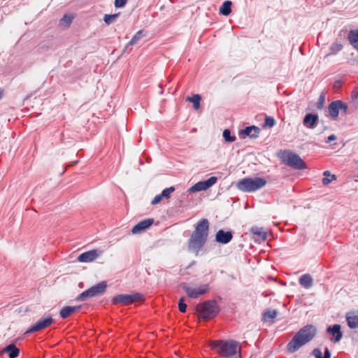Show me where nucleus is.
<instances>
[{"mask_svg": "<svg viewBox=\"0 0 358 358\" xmlns=\"http://www.w3.org/2000/svg\"><path fill=\"white\" fill-rule=\"evenodd\" d=\"M127 2V0H115V6L116 8H122L124 7Z\"/></svg>", "mask_w": 358, "mask_h": 358, "instance_id": "41", "label": "nucleus"}, {"mask_svg": "<svg viewBox=\"0 0 358 358\" xmlns=\"http://www.w3.org/2000/svg\"><path fill=\"white\" fill-rule=\"evenodd\" d=\"M154 222L152 218L144 220L136 224L131 229L133 234H139L148 229Z\"/></svg>", "mask_w": 358, "mask_h": 358, "instance_id": "12", "label": "nucleus"}, {"mask_svg": "<svg viewBox=\"0 0 358 358\" xmlns=\"http://www.w3.org/2000/svg\"><path fill=\"white\" fill-rule=\"evenodd\" d=\"M4 353H8L9 358H16L20 354V350L15 346V344L11 343L1 350V355Z\"/></svg>", "mask_w": 358, "mask_h": 358, "instance_id": "17", "label": "nucleus"}, {"mask_svg": "<svg viewBox=\"0 0 358 358\" xmlns=\"http://www.w3.org/2000/svg\"><path fill=\"white\" fill-rule=\"evenodd\" d=\"M340 106H341V110L343 111L345 114L347 113L348 111V106L344 103L343 101H340Z\"/></svg>", "mask_w": 358, "mask_h": 358, "instance_id": "43", "label": "nucleus"}, {"mask_svg": "<svg viewBox=\"0 0 358 358\" xmlns=\"http://www.w3.org/2000/svg\"><path fill=\"white\" fill-rule=\"evenodd\" d=\"M351 99L353 101H356L358 99V87L355 88L351 94Z\"/></svg>", "mask_w": 358, "mask_h": 358, "instance_id": "42", "label": "nucleus"}, {"mask_svg": "<svg viewBox=\"0 0 358 358\" xmlns=\"http://www.w3.org/2000/svg\"><path fill=\"white\" fill-rule=\"evenodd\" d=\"M357 264H358V263H357Z\"/></svg>", "mask_w": 358, "mask_h": 358, "instance_id": "47", "label": "nucleus"}, {"mask_svg": "<svg viewBox=\"0 0 358 358\" xmlns=\"http://www.w3.org/2000/svg\"><path fill=\"white\" fill-rule=\"evenodd\" d=\"M317 329L314 325L307 324L302 327L291 339L287 345L289 352L294 353L303 345L310 342L316 335Z\"/></svg>", "mask_w": 358, "mask_h": 358, "instance_id": "2", "label": "nucleus"}, {"mask_svg": "<svg viewBox=\"0 0 358 358\" xmlns=\"http://www.w3.org/2000/svg\"><path fill=\"white\" fill-rule=\"evenodd\" d=\"M250 231L256 237V240L259 241H265L267 238V233L263 227H252Z\"/></svg>", "mask_w": 358, "mask_h": 358, "instance_id": "16", "label": "nucleus"}, {"mask_svg": "<svg viewBox=\"0 0 358 358\" xmlns=\"http://www.w3.org/2000/svg\"><path fill=\"white\" fill-rule=\"evenodd\" d=\"M260 129L256 126L247 127L243 131V134L245 136H249L252 138L258 136Z\"/></svg>", "mask_w": 358, "mask_h": 358, "instance_id": "22", "label": "nucleus"}, {"mask_svg": "<svg viewBox=\"0 0 358 358\" xmlns=\"http://www.w3.org/2000/svg\"><path fill=\"white\" fill-rule=\"evenodd\" d=\"M336 136H335V135H334V134H331V135H330V136L328 137L327 141L326 142H327V143H329V142H331V141H334V140H336Z\"/></svg>", "mask_w": 358, "mask_h": 358, "instance_id": "44", "label": "nucleus"}, {"mask_svg": "<svg viewBox=\"0 0 358 358\" xmlns=\"http://www.w3.org/2000/svg\"><path fill=\"white\" fill-rule=\"evenodd\" d=\"M266 180L263 178H247L237 182V188L245 192L257 191L266 185Z\"/></svg>", "mask_w": 358, "mask_h": 358, "instance_id": "4", "label": "nucleus"}, {"mask_svg": "<svg viewBox=\"0 0 358 358\" xmlns=\"http://www.w3.org/2000/svg\"><path fill=\"white\" fill-rule=\"evenodd\" d=\"M217 181V178L215 176H212L209 178L208 180L202 181L203 184V187L205 190L208 189L213 185H215Z\"/></svg>", "mask_w": 358, "mask_h": 358, "instance_id": "31", "label": "nucleus"}, {"mask_svg": "<svg viewBox=\"0 0 358 358\" xmlns=\"http://www.w3.org/2000/svg\"><path fill=\"white\" fill-rule=\"evenodd\" d=\"M278 311L275 310H266L263 315V318L265 321L273 319L277 316Z\"/></svg>", "mask_w": 358, "mask_h": 358, "instance_id": "30", "label": "nucleus"}, {"mask_svg": "<svg viewBox=\"0 0 358 358\" xmlns=\"http://www.w3.org/2000/svg\"><path fill=\"white\" fill-rule=\"evenodd\" d=\"M196 310L201 313V317L208 320L214 317L219 313L220 309L215 300L206 301L196 306Z\"/></svg>", "mask_w": 358, "mask_h": 358, "instance_id": "5", "label": "nucleus"}, {"mask_svg": "<svg viewBox=\"0 0 358 358\" xmlns=\"http://www.w3.org/2000/svg\"><path fill=\"white\" fill-rule=\"evenodd\" d=\"M348 40L352 47L358 50V29L350 31L348 34Z\"/></svg>", "mask_w": 358, "mask_h": 358, "instance_id": "21", "label": "nucleus"}, {"mask_svg": "<svg viewBox=\"0 0 358 358\" xmlns=\"http://www.w3.org/2000/svg\"><path fill=\"white\" fill-rule=\"evenodd\" d=\"M203 190H205V189L203 187V182L200 181V182H196L192 187H191L188 191L189 192H200V191H203Z\"/></svg>", "mask_w": 358, "mask_h": 358, "instance_id": "32", "label": "nucleus"}, {"mask_svg": "<svg viewBox=\"0 0 358 358\" xmlns=\"http://www.w3.org/2000/svg\"><path fill=\"white\" fill-rule=\"evenodd\" d=\"M356 341L357 342V344H358V339Z\"/></svg>", "mask_w": 358, "mask_h": 358, "instance_id": "46", "label": "nucleus"}, {"mask_svg": "<svg viewBox=\"0 0 358 358\" xmlns=\"http://www.w3.org/2000/svg\"><path fill=\"white\" fill-rule=\"evenodd\" d=\"M287 166L298 170H303L306 169V165L304 161L299 157V155L289 152L284 159Z\"/></svg>", "mask_w": 358, "mask_h": 358, "instance_id": "9", "label": "nucleus"}, {"mask_svg": "<svg viewBox=\"0 0 358 358\" xmlns=\"http://www.w3.org/2000/svg\"><path fill=\"white\" fill-rule=\"evenodd\" d=\"M317 120L318 116L317 115L308 113L306 115L303 123L306 127L314 129L316 127Z\"/></svg>", "mask_w": 358, "mask_h": 358, "instance_id": "18", "label": "nucleus"}, {"mask_svg": "<svg viewBox=\"0 0 358 358\" xmlns=\"http://www.w3.org/2000/svg\"><path fill=\"white\" fill-rule=\"evenodd\" d=\"M174 191V187L166 188L162 192V196H163L164 199H169L171 198V193H173Z\"/></svg>", "mask_w": 358, "mask_h": 358, "instance_id": "35", "label": "nucleus"}, {"mask_svg": "<svg viewBox=\"0 0 358 358\" xmlns=\"http://www.w3.org/2000/svg\"><path fill=\"white\" fill-rule=\"evenodd\" d=\"M80 309V306H65L62 308L59 312L60 317L63 319L68 317L72 313L79 310Z\"/></svg>", "mask_w": 358, "mask_h": 358, "instance_id": "20", "label": "nucleus"}, {"mask_svg": "<svg viewBox=\"0 0 358 358\" xmlns=\"http://www.w3.org/2000/svg\"><path fill=\"white\" fill-rule=\"evenodd\" d=\"M117 17H118V14H113V15L106 14L103 16V20H104L105 23L108 25V24H111L112 22H113L117 19Z\"/></svg>", "mask_w": 358, "mask_h": 358, "instance_id": "34", "label": "nucleus"}, {"mask_svg": "<svg viewBox=\"0 0 358 358\" xmlns=\"http://www.w3.org/2000/svg\"><path fill=\"white\" fill-rule=\"evenodd\" d=\"M348 325L351 329L358 327V310L349 312L346 315Z\"/></svg>", "mask_w": 358, "mask_h": 358, "instance_id": "15", "label": "nucleus"}, {"mask_svg": "<svg viewBox=\"0 0 358 358\" xmlns=\"http://www.w3.org/2000/svg\"><path fill=\"white\" fill-rule=\"evenodd\" d=\"M74 17L71 14H65L59 20V25L64 28H69L72 23Z\"/></svg>", "mask_w": 358, "mask_h": 358, "instance_id": "24", "label": "nucleus"}, {"mask_svg": "<svg viewBox=\"0 0 358 358\" xmlns=\"http://www.w3.org/2000/svg\"><path fill=\"white\" fill-rule=\"evenodd\" d=\"M144 36L145 34H143V31L142 30L137 31L135 34V35L132 37L129 43L126 45V48L129 45H135L137 43V41L141 39Z\"/></svg>", "mask_w": 358, "mask_h": 358, "instance_id": "29", "label": "nucleus"}, {"mask_svg": "<svg viewBox=\"0 0 358 358\" xmlns=\"http://www.w3.org/2000/svg\"><path fill=\"white\" fill-rule=\"evenodd\" d=\"M275 121L273 119V117H272L271 116H266L265 118L264 124H263V127L264 128H265V127L271 128L275 125Z\"/></svg>", "mask_w": 358, "mask_h": 358, "instance_id": "37", "label": "nucleus"}, {"mask_svg": "<svg viewBox=\"0 0 358 358\" xmlns=\"http://www.w3.org/2000/svg\"><path fill=\"white\" fill-rule=\"evenodd\" d=\"M178 308H179V310L182 313H185L186 311L187 305L185 303V300H184L183 297L180 298L179 300Z\"/></svg>", "mask_w": 358, "mask_h": 358, "instance_id": "39", "label": "nucleus"}, {"mask_svg": "<svg viewBox=\"0 0 358 358\" xmlns=\"http://www.w3.org/2000/svg\"><path fill=\"white\" fill-rule=\"evenodd\" d=\"M299 283L301 286L308 289L313 285V278L309 274L302 275L299 278Z\"/></svg>", "mask_w": 358, "mask_h": 358, "instance_id": "23", "label": "nucleus"}, {"mask_svg": "<svg viewBox=\"0 0 358 358\" xmlns=\"http://www.w3.org/2000/svg\"><path fill=\"white\" fill-rule=\"evenodd\" d=\"M343 48V45L341 44V43H333L329 50H330V53L328 55H335L336 53H338V52H340Z\"/></svg>", "mask_w": 358, "mask_h": 358, "instance_id": "33", "label": "nucleus"}, {"mask_svg": "<svg viewBox=\"0 0 358 358\" xmlns=\"http://www.w3.org/2000/svg\"><path fill=\"white\" fill-rule=\"evenodd\" d=\"M163 196H162V193L159 194H157L156 195L154 199L152 200L151 201V204L152 205H156L157 203H159L162 199H163Z\"/></svg>", "mask_w": 358, "mask_h": 358, "instance_id": "40", "label": "nucleus"}, {"mask_svg": "<svg viewBox=\"0 0 358 358\" xmlns=\"http://www.w3.org/2000/svg\"><path fill=\"white\" fill-rule=\"evenodd\" d=\"M324 101H325V96L323 93H322L319 96L318 101L317 103V108L318 109L323 108Z\"/></svg>", "mask_w": 358, "mask_h": 358, "instance_id": "38", "label": "nucleus"}, {"mask_svg": "<svg viewBox=\"0 0 358 358\" xmlns=\"http://www.w3.org/2000/svg\"><path fill=\"white\" fill-rule=\"evenodd\" d=\"M187 101L193 103V107L195 110H198L200 107L201 96L199 94H194L192 96H187Z\"/></svg>", "mask_w": 358, "mask_h": 358, "instance_id": "27", "label": "nucleus"}, {"mask_svg": "<svg viewBox=\"0 0 358 358\" xmlns=\"http://www.w3.org/2000/svg\"><path fill=\"white\" fill-rule=\"evenodd\" d=\"M324 178L322 179V184L324 185H329L331 181L336 180V176L334 174H331L329 171H325L323 173Z\"/></svg>", "mask_w": 358, "mask_h": 358, "instance_id": "28", "label": "nucleus"}, {"mask_svg": "<svg viewBox=\"0 0 358 358\" xmlns=\"http://www.w3.org/2000/svg\"><path fill=\"white\" fill-rule=\"evenodd\" d=\"M231 6L230 1H225L220 8V13L224 16L229 15L231 12Z\"/></svg>", "mask_w": 358, "mask_h": 358, "instance_id": "26", "label": "nucleus"}, {"mask_svg": "<svg viewBox=\"0 0 358 358\" xmlns=\"http://www.w3.org/2000/svg\"><path fill=\"white\" fill-rule=\"evenodd\" d=\"M329 113L332 119H336L341 110L340 100L331 102L328 107Z\"/></svg>", "mask_w": 358, "mask_h": 358, "instance_id": "19", "label": "nucleus"}, {"mask_svg": "<svg viewBox=\"0 0 358 358\" xmlns=\"http://www.w3.org/2000/svg\"><path fill=\"white\" fill-rule=\"evenodd\" d=\"M143 299V295L140 293H134L131 294H118L112 299L113 304L122 303L124 305H129L135 301H140Z\"/></svg>", "mask_w": 358, "mask_h": 358, "instance_id": "8", "label": "nucleus"}, {"mask_svg": "<svg viewBox=\"0 0 358 358\" xmlns=\"http://www.w3.org/2000/svg\"><path fill=\"white\" fill-rule=\"evenodd\" d=\"M312 355L315 358H331V353L327 348H326L324 350V355H322V352L320 348H315L312 351Z\"/></svg>", "mask_w": 358, "mask_h": 358, "instance_id": "25", "label": "nucleus"}, {"mask_svg": "<svg viewBox=\"0 0 358 358\" xmlns=\"http://www.w3.org/2000/svg\"><path fill=\"white\" fill-rule=\"evenodd\" d=\"M233 238L231 231H224L222 229H220L215 235V241L222 244H227L229 243Z\"/></svg>", "mask_w": 358, "mask_h": 358, "instance_id": "13", "label": "nucleus"}, {"mask_svg": "<svg viewBox=\"0 0 358 358\" xmlns=\"http://www.w3.org/2000/svg\"><path fill=\"white\" fill-rule=\"evenodd\" d=\"M209 230V222L207 219L201 220L195 227L188 241V250L198 252L206 242Z\"/></svg>", "mask_w": 358, "mask_h": 358, "instance_id": "1", "label": "nucleus"}, {"mask_svg": "<svg viewBox=\"0 0 358 358\" xmlns=\"http://www.w3.org/2000/svg\"><path fill=\"white\" fill-rule=\"evenodd\" d=\"M223 137L227 142H234L236 140V136H231V132L229 129H224L223 131Z\"/></svg>", "mask_w": 358, "mask_h": 358, "instance_id": "36", "label": "nucleus"}, {"mask_svg": "<svg viewBox=\"0 0 358 358\" xmlns=\"http://www.w3.org/2000/svg\"><path fill=\"white\" fill-rule=\"evenodd\" d=\"M53 322V320L51 315H48L45 317L41 318L36 323L31 325L29 329L27 331V333L35 332L40 330H42L50 325H51Z\"/></svg>", "mask_w": 358, "mask_h": 358, "instance_id": "10", "label": "nucleus"}, {"mask_svg": "<svg viewBox=\"0 0 358 358\" xmlns=\"http://www.w3.org/2000/svg\"><path fill=\"white\" fill-rule=\"evenodd\" d=\"M5 94L4 90L0 88V101L3 98Z\"/></svg>", "mask_w": 358, "mask_h": 358, "instance_id": "45", "label": "nucleus"}, {"mask_svg": "<svg viewBox=\"0 0 358 358\" xmlns=\"http://www.w3.org/2000/svg\"><path fill=\"white\" fill-rule=\"evenodd\" d=\"M181 287L185 292L187 295L192 299H196L207 294L210 291L208 284H202L196 287H192L184 283L181 285Z\"/></svg>", "mask_w": 358, "mask_h": 358, "instance_id": "7", "label": "nucleus"}, {"mask_svg": "<svg viewBox=\"0 0 358 358\" xmlns=\"http://www.w3.org/2000/svg\"><path fill=\"white\" fill-rule=\"evenodd\" d=\"M101 254V251L92 250L80 254L77 259L80 262H91L99 257Z\"/></svg>", "mask_w": 358, "mask_h": 358, "instance_id": "11", "label": "nucleus"}, {"mask_svg": "<svg viewBox=\"0 0 358 358\" xmlns=\"http://www.w3.org/2000/svg\"><path fill=\"white\" fill-rule=\"evenodd\" d=\"M107 287V283L105 281L97 283L87 290L82 292L77 298L76 301H84L87 298L94 297L102 294L105 292Z\"/></svg>", "mask_w": 358, "mask_h": 358, "instance_id": "6", "label": "nucleus"}, {"mask_svg": "<svg viewBox=\"0 0 358 358\" xmlns=\"http://www.w3.org/2000/svg\"><path fill=\"white\" fill-rule=\"evenodd\" d=\"M327 332L333 336V338H331V341L333 343H338L340 341L343 336L341 331V325L337 324L329 327L327 328Z\"/></svg>", "mask_w": 358, "mask_h": 358, "instance_id": "14", "label": "nucleus"}, {"mask_svg": "<svg viewBox=\"0 0 358 358\" xmlns=\"http://www.w3.org/2000/svg\"><path fill=\"white\" fill-rule=\"evenodd\" d=\"M210 346L213 349H216L221 356L227 358L236 355L241 350L238 343L234 340L213 341Z\"/></svg>", "mask_w": 358, "mask_h": 358, "instance_id": "3", "label": "nucleus"}]
</instances>
